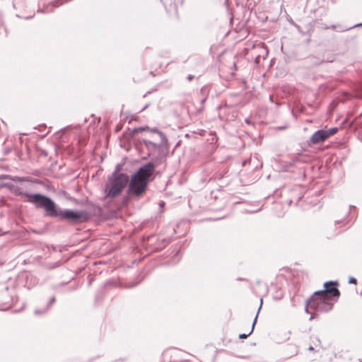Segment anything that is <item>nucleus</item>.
<instances>
[{
  "instance_id": "obj_1",
  "label": "nucleus",
  "mask_w": 362,
  "mask_h": 362,
  "mask_svg": "<svg viewBox=\"0 0 362 362\" xmlns=\"http://www.w3.org/2000/svg\"><path fill=\"white\" fill-rule=\"evenodd\" d=\"M36 204L44 208L46 214L51 217H59L71 221L81 218L83 214L70 209L57 210L54 201L45 195H36L33 197Z\"/></svg>"
},
{
  "instance_id": "obj_2",
  "label": "nucleus",
  "mask_w": 362,
  "mask_h": 362,
  "mask_svg": "<svg viewBox=\"0 0 362 362\" xmlns=\"http://www.w3.org/2000/svg\"><path fill=\"white\" fill-rule=\"evenodd\" d=\"M154 170L155 165L152 163L142 165L132 177L129 183V194L135 197L141 195L146 191L149 179Z\"/></svg>"
},
{
  "instance_id": "obj_3",
  "label": "nucleus",
  "mask_w": 362,
  "mask_h": 362,
  "mask_svg": "<svg viewBox=\"0 0 362 362\" xmlns=\"http://www.w3.org/2000/svg\"><path fill=\"white\" fill-rule=\"evenodd\" d=\"M128 182V175L119 173V169L117 168L107 178L104 191L105 197L113 199L117 197L122 193Z\"/></svg>"
},
{
  "instance_id": "obj_4",
  "label": "nucleus",
  "mask_w": 362,
  "mask_h": 362,
  "mask_svg": "<svg viewBox=\"0 0 362 362\" xmlns=\"http://www.w3.org/2000/svg\"><path fill=\"white\" fill-rule=\"evenodd\" d=\"M335 300L332 298H327L320 294H316V291L309 298V305L311 310L317 313H325L331 310Z\"/></svg>"
},
{
  "instance_id": "obj_5",
  "label": "nucleus",
  "mask_w": 362,
  "mask_h": 362,
  "mask_svg": "<svg viewBox=\"0 0 362 362\" xmlns=\"http://www.w3.org/2000/svg\"><path fill=\"white\" fill-rule=\"evenodd\" d=\"M13 180L16 182L11 185V188L16 194L25 197L26 201L33 204L36 208H42V206L36 204L33 199L36 195H42L41 194H29L26 190L27 187L23 178L17 177Z\"/></svg>"
},
{
  "instance_id": "obj_6",
  "label": "nucleus",
  "mask_w": 362,
  "mask_h": 362,
  "mask_svg": "<svg viewBox=\"0 0 362 362\" xmlns=\"http://www.w3.org/2000/svg\"><path fill=\"white\" fill-rule=\"evenodd\" d=\"M338 132L337 127H332L329 129H319L314 132L310 137V142L313 144H317L325 141L329 136L335 134Z\"/></svg>"
},
{
  "instance_id": "obj_7",
  "label": "nucleus",
  "mask_w": 362,
  "mask_h": 362,
  "mask_svg": "<svg viewBox=\"0 0 362 362\" xmlns=\"http://www.w3.org/2000/svg\"><path fill=\"white\" fill-rule=\"evenodd\" d=\"M337 285V281H327L324 284V290L316 291V294H322L327 298L336 297L338 298L340 295L339 289L336 287Z\"/></svg>"
},
{
  "instance_id": "obj_8",
  "label": "nucleus",
  "mask_w": 362,
  "mask_h": 362,
  "mask_svg": "<svg viewBox=\"0 0 362 362\" xmlns=\"http://www.w3.org/2000/svg\"><path fill=\"white\" fill-rule=\"evenodd\" d=\"M8 296V289L3 293V297L4 298V305H1V310L8 309L13 303V298L11 296L10 299L7 300L6 296Z\"/></svg>"
},
{
  "instance_id": "obj_9",
  "label": "nucleus",
  "mask_w": 362,
  "mask_h": 362,
  "mask_svg": "<svg viewBox=\"0 0 362 362\" xmlns=\"http://www.w3.org/2000/svg\"><path fill=\"white\" fill-rule=\"evenodd\" d=\"M262 303V301L261 300V303ZM261 306H262V304L260 305L259 308V310L258 311H259L260 308H261ZM259 313V312H257ZM257 316H258V313H257V315L253 321V323H252V329L250 331V332L248 334H240L239 335V338L240 339H246L248 336H250L252 332H253V329H254V327H255V325L256 323V320H257Z\"/></svg>"
},
{
  "instance_id": "obj_10",
  "label": "nucleus",
  "mask_w": 362,
  "mask_h": 362,
  "mask_svg": "<svg viewBox=\"0 0 362 362\" xmlns=\"http://www.w3.org/2000/svg\"><path fill=\"white\" fill-rule=\"evenodd\" d=\"M151 132L157 133L160 136L162 141L165 140V136L163 132L159 131L157 128H153L151 130Z\"/></svg>"
},
{
  "instance_id": "obj_11",
  "label": "nucleus",
  "mask_w": 362,
  "mask_h": 362,
  "mask_svg": "<svg viewBox=\"0 0 362 362\" xmlns=\"http://www.w3.org/2000/svg\"><path fill=\"white\" fill-rule=\"evenodd\" d=\"M67 1H68V0H57V1H52L51 3V5L54 7H57L59 5H62L64 3L67 2Z\"/></svg>"
},
{
  "instance_id": "obj_12",
  "label": "nucleus",
  "mask_w": 362,
  "mask_h": 362,
  "mask_svg": "<svg viewBox=\"0 0 362 362\" xmlns=\"http://www.w3.org/2000/svg\"><path fill=\"white\" fill-rule=\"evenodd\" d=\"M220 110L223 112H226L227 111H230V107H229L226 105V106H224L223 107H221Z\"/></svg>"
},
{
  "instance_id": "obj_13",
  "label": "nucleus",
  "mask_w": 362,
  "mask_h": 362,
  "mask_svg": "<svg viewBox=\"0 0 362 362\" xmlns=\"http://www.w3.org/2000/svg\"><path fill=\"white\" fill-rule=\"evenodd\" d=\"M309 309H310V305H309V299L306 301V305H305V311L308 313H310V311H309Z\"/></svg>"
},
{
  "instance_id": "obj_14",
  "label": "nucleus",
  "mask_w": 362,
  "mask_h": 362,
  "mask_svg": "<svg viewBox=\"0 0 362 362\" xmlns=\"http://www.w3.org/2000/svg\"><path fill=\"white\" fill-rule=\"evenodd\" d=\"M236 117V115H235V112H233V114L230 117V116H228V117H226V120H230V119H233V118Z\"/></svg>"
},
{
  "instance_id": "obj_15",
  "label": "nucleus",
  "mask_w": 362,
  "mask_h": 362,
  "mask_svg": "<svg viewBox=\"0 0 362 362\" xmlns=\"http://www.w3.org/2000/svg\"><path fill=\"white\" fill-rule=\"evenodd\" d=\"M349 284H357V281H356V279L355 278H354V277H351V278H349Z\"/></svg>"
},
{
  "instance_id": "obj_16",
  "label": "nucleus",
  "mask_w": 362,
  "mask_h": 362,
  "mask_svg": "<svg viewBox=\"0 0 362 362\" xmlns=\"http://www.w3.org/2000/svg\"><path fill=\"white\" fill-rule=\"evenodd\" d=\"M148 129V127H141V128L135 129L134 130V132H140V131L146 130V129Z\"/></svg>"
},
{
  "instance_id": "obj_17",
  "label": "nucleus",
  "mask_w": 362,
  "mask_h": 362,
  "mask_svg": "<svg viewBox=\"0 0 362 362\" xmlns=\"http://www.w3.org/2000/svg\"><path fill=\"white\" fill-rule=\"evenodd\" d=\"M145 144L146 146H149V145L153 146H157L156 144L153 143L152 141H145Z\"/></svg>"
},
{
  "instance_id": "obj_18",
  "label": "nucleus",
  "mask_w": 362,
  "mask_h": 362,
  "mask_svg": "<svg viewBox=\"0 0 362 362\" xmlns=\"http://www.w3.org/2000/svg\"><path fill=\"white\" fill-rule=\"evenodd\" d=\"M52 10V9H49V7L47 6L45 11H42V10H38L37 11L38 12H51Z\"/></svg>"
},
{
  "instance_id": "obj_19",
  "label": "nucleus",
  "mask_w": 362,
  "mask_h": 362,
  "mask_svg": "<svg viewBox=\"0 0 362 362\" xmlns=\"http://www.w3.org/2000/svg\"><path fill=\"white\" fill-rule=\"evenodd\" d=\"M193 78H194V76L193 75H191V74L188 75L187 80L189 81H191Z\"/></svg>"
},
{
  "instance_id": "obj_20",
  "label": "nucleus",
  "mask_w": 362,
  "mask_h": 362,
  "mask_svg": "<svg viewBox=\"0 0 362 362\" xmlns=\"http://www.w3.org/2000/svg\"><path fill=\"white\" fill-rule=\"evenodd\" d=\"M6 177L4 175H1V187H3L4 185H5V184L2 182L3 180L6 179Z\"/></svg>"
},
{
  "instance_id": "obj_21",
  "label": "nucleus",
  "mask_w": 362,
  "mask_h": 362,
  "mask_svg": "<svg viewBox=\"0 0 362 362\" xmlns=\"http://www.w3.org/2000/svg\"><path fill=\"white\" fill-rule=\"evenodd\" d=\"M55 301V298L52 297L50 300V305L52 304Z\"/></svg>"
},
{
  "instance_id": "obj_22",
  "label": "nucleus",
  "mask_w": 362,
  "mask_h": 362,
  "mask_svg": "<svg viewBox=\"0 0 362 362\" xmlns=\"http://www.w3.org/2000/svg\"><path fill=\"white\" fill-rule=\"evenodd\" d=\"M233 66L235 68V70L237 69V66H236V63L235 62H233Z\"/></svg>"
},
{
  "instance_id": "obj_23",
  "label": "nucleus",
  "mask_w": 362,
  "mask_h": 362,
  "mask_svg": "<svg viewBox=\"0 0 362 362\" xmlns=\"http://www.w3.org/2000/svg\"><path fill=\"white\" fill-rule=\"evenodd\" d=\"M263 48H264V49H265L264 47H263ZM264 52H265V55L267 56V54H268L267 50V49H264Z\"/></svg>"
},
{
  "instance_id": "obj_24",
  "label": "nucleus",
  "mask_w": 362,
  "mask_h": 362,
  "mask_svg": "<svg viewBox=\"0 0 362 362\" xmlns=\"http://www.w3.org/2000/svg\"><path fill=\"white\" fill-rule=\"evenodd\" d=\"M39 313H40V312L39 310H35V314H39Z\"/></svg>"
},
{
  "instance_id": "obj_25",
  "label": "nucleus",
  "mask_w": 362,
  "mask_h": 362,
  "mask_svg": "<svg viewBox=\"0 0 362 362\" xmlns=\"http://www.w3.org/2000/svg\"><path fill=\"white\" fill-rule=\"evenodd\" d=\"M356 26H362V23L360 24L356 25Z\"/></svg>"
},
{
  "instance_id": "obj_26",
  "label": "nucleus",
  "mask_w": 362,
  "mask_h": 362,
  "mask_svg": "<svg viewBox=\"0 0 362 362\" xmlns=\"http://www.w3.org/2000/svg\"><path fill=\"white\" fill-rule=\"evenodd\" d=\"M313 317H313V315H311V316H310V320H313Z\"/></svg>"
},
{
  "instance_id": "obj_27",
  "label": "nucleus",
  "mask_w": 362,
  "mask_h": 362,
  "mask_svg": "<svg viewBox=\"0 0 362 362\" xmlns=\"http://www.w3.org/2000/svg\"><path fill=\"white\" fill-rule=\"evenodd\" d=\"M309 350H313V348L312 346H310Z\"/></svg>"
},
{
  "instance_id": "obj_28",
  "label": "nucleus",
  "mask_w": 362,
  "mask_h": 362,
  "mask_svg": "<svg viewBox=\"0 0 362 362\" xmlns=\"http://www.w3.org/2000/svg\"><path fill=\"white\" fill-rule=\"evenodd\" d=\"M269 100H272V96H269Z\"/></svg>"
}]
</instances>
